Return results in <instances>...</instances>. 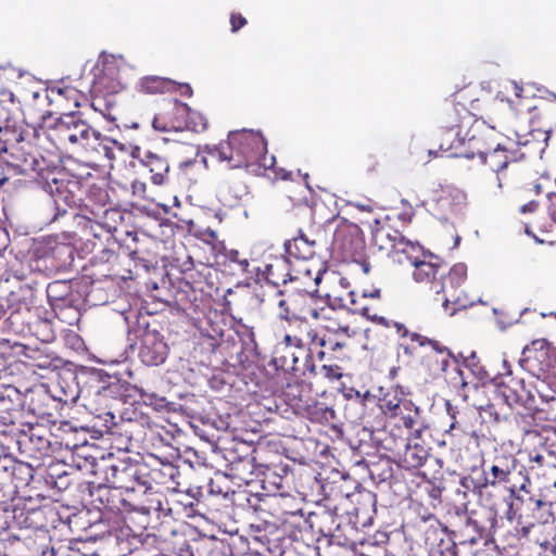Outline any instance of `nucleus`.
I'll return each mask as SVG.
<instances>
[{
    "label": "nucleus",
    "mask_w": 556,
    "mask_h": 556,
    "mask_svg": "<svg viewBox=\"0 0 556 556\" xmlns=\"http://www.w3.org/2000/svg\"><path fill=\"white\" fill-rule=\"evenodd\" d=\"M548 356V349L542 340H535L522 350L521 363L525 367L533 369L535 364H543Z\"/></svg>",
    "instance_id": "de8ad7c7"
},
{
    "label": "nucleus",
    "mask_w": 556,
    "mask_h": 556,
    "mask_svg": "<svg viewBox=\"0 0 556 556\" xmlns=\"http://www.w3.org/2000/svg\"><path fill=\"white\" fill-rule=\"evenodd\" d=\"M282 396L286 403L296 414L307 402L305 399L307 396V392L305 390L304 382L299 380L288 382L282 391Z\"/></svg>",
    "instance_id": "49530a36"
},
{
    "label": "nucleus",
    "mask_w": 556,
    "mask_h": 556,
    "mask_svg": "<svg viewBox=\"0 0 556 556\" xmlns=\"http://www.w3.org/2000/svg\"><path fill=\"white\" fill-rule=\"evenodd\" d=\"M34 144L52 160H60L68 146H78L86 152L106 150L105 138L75 113L63 114L52 125L34 129Z\"/></svg>",
    "instance_id": "f03ea898"
},
{
    "label": "nucleus",
    "mask_w": 556,
    "mask_h": 556,
    "mask_svg": "<svg viewBox=\"0 0 556 556\" xmlns=\"http://www.w3.org/2000/svg\"><path fill=\"white\" fill-rule=\"evenodd\" d=\"M406 440H402L404 450L399 452V466L406 470L418 469L425 465L429 453L424 445L418 443L409 444L405 442Z\"/></svg>",
    "instance_id": "72a5a7b5"
},
{
    "label": "nucleus",
    "mask_w": 556,
    "mask_h": 556,
    "mask_svg": "<svg viewBox=\"0 0 556 556\" xmlns=\"http://www.w3.org/2000/svg\"><path fill=\"white\" fill-rule=\"evenodd\" d=\"M520 438V450L523 453L535 452V450L547 451L546 438L539 428L522 434Z\"/></svg>",
    "instance_id": "5fc2aeb1"
},
{
    "label": "nucleus",
    "mask_w": 556,
    "mask_h": 556,
    "mask_svg": "<svg viewBox=\"0 0 556 556\" xmlns=\"http://www.w3.org/2000/svg\"><path fill=\"white\" fill-rule=\"evenodd\" d=\"M233 490L228 484L227 475H217L214 479H211L206 492L208 495L222 496L225 500H230V494Z\"/></svg>",
    "instance_id": "6e6d98bb"
},
{
    "label": "nucleus",
    "mask_w": 556,
    "mask_h": 556,
    "mask_svg": "<svg viewBox=\"0 0 556 556\" xmlns=\"http://www.w3.org/2000/svg\"><path fill=\"white\" fill-rule=\"evenodd\" d=\"M285 253L293 261L312 260L316 253V240L308 238L302 230H298V235L287 240L283 244Z\"/></svg>",
    "instance_id": "a878e982"
},
{
    "label": "nucleus",
    "mask_w": 556,
    "mask_h": 556,
    "mask_svg": "<svg viewBox=\"0 0 556 556\" xmlns=\"http://www.w3.org/2000/svg\"><path fill=\"white\" fill-rule=\"evenodd\" d=\"M296 415L307 418L308 420L317 424H327L334 419V410L328 406L325 402L307 401L302 409Z\"/></svg>",
    "instance_id": "ea45409f"
},
{
    "label": "nucleus",
    "mask_w": 556,
    "mask_h": 556,
    "mask_svg": "<svg viewBox=\"0 0 556 556\" xmlns=\"http://www.w3.org/2000/svg\"><path fill=\"white\" fill-rule=\"evenodd\" d=\"M91 473L96 479L105 481L129 491L141 488L142 460L130 457H115L112 453L93 462Z\"/></svg>",
    "instance_id": "6e6552de"
},
{
    "label": "nucleus",
    "mask_w": 556,
    "mask_h": 556,
    "mask_svg": "<svg viewBox=\"0 0 556 556\" xmlns=\"http://www.w3.org/2000/svg\"><path fill=\"white\" fill-rule=\"evenodd\" d=\"M377 511H346L352 530L358 532L372 525Z\"/></svg>",
    "instance_id": "13d9d810"
},
{
    "label": "nucleus",
    "mask_w": 556,
    "mask_h": 556,
    "mask_svg": "<svg viewBox=\"0 0 556 556\" xmlns=\"http://www.w3.org/2000/svg\"><path fill=\"white\" fill-rule=\"evenodd\" d=\"M539 410H530L526 409L525 413H517L513 416L511 422L514 425V432L516 437H521L522 434L530 432L540 427V424L536 420V415Z\"/></svg>",
    "instance_id": "3c124183"
},
{
    "label": "nucleus",
    "mask_w": 556,
    "mask_h": 556,
    "mask_svg": "<svg viewBox=\"0 0 556 556\" xmlns=\"http://www.w3.org/2000/svg\"><path fill=\"white\" fill-rule=\"evenodd\" d=\"M85 225H87L88 235L92 236V239L87 238V242L92 245V250L99 249L104 251L105 242L112 238L111 231L100 223L93 222L90 218H86Z\"/></svg>",
    "instance_id": "603ef678"
},
{
    "label": "nucleus",
    "mask_w": 556,
    "mask_h": 556,
    "mask_svg": "<svg viewBox=\"0 0 556 556\" xmlns=\"http://www.w3.org/2000/svg\"><path fill=\"white\" fill-rule=\"evenodd\" d=\"M371 242L380 251H390L393 253L395 245L402 233L390 225L381 224L378 219L370 225Z\"/></svg>",
    "instance_id": "2f4dec72"
},
{
    "label": "nucleus",
    "mask_w": 556,
    "mask_h": 556,
    "mask_svg": "<svg viewBox=\"0 0 556 556\" xmlns=\"http://www.w3.org/2000/svg\"><path fill=\"white\" fill-rule=\"evenodd\" d=\"M249 193L247 184L240 178L226 179L218 191L219 201L228 207H236Z\"/></svg>",
    "instance_id": "7c9ffc66"
},
{
    "label": "nucleus",
    "mask_w": 556,
    "mask_h": 556,
    "mask_svg": "<svg viewBox=\"0 0 556 556\" xmlns=\"http://www.w3.org/2000/svg\"><path fill=\"white\" fill-rule=\"evenodd\" d=\"M179 469L174 464L164 463L157 457L142 460L141 488L155 489L164 492H176L179 488L177 481Z\"/></svg>",
    "instance_id": "f3484780"
},
{
    "label": "nucleus",
    "mask_w": 556,
    "mask_h": 556,
    "mask_svg": "<svg viewBox=\"0 0 556 556\" xmlns=\"http://www.w3.org/2000/svg\"><path fill=\"white\" fill-rule=\"evenodd\" d=\"M469 482L472 483V491L478 496L480 504L489 510L485 520L479 519L477 513H472L467 518L462 543L477 544L480 540L491 535L496 527L498 514L508 520L515 519L520 502L517 492L520 490L484 477L479 481L468 477L460 479L462 485L467 489L470 488Z\"/></svg>",
    "instance_id": "f257e3e1"
},
{
    "label": "nucleus",
    "mask_w": 556,
    "mask_h": 556,
    "mask_svg": "<svg viewBox=\"0 0 556 556\" xmlns=\"http://www.w3.org/2000/svg\"><path fill=\"white\" fill-rule=\"evenodd\" d=\"M393 254L397 256L399 263L407 262L410 265L426 257L424 248L418 242L406 239L403 235L400 237Z\"/></svg>",
    "instance_id": "79ce46f5"
},
{
    "label": "nucleus",
    "mask_w": 556,
    "mask_h": 556,
    "mask_svg": "<svg viewBox=\"0 0 556 556\" xmlns=\"http://www.w3.org/2000/svg\"><path fill=\"white\" fill-rule=\"evenodd\" d=\"M305 363L302 374L308 371L313 376H320L330 381L338 380L342 377V368L338 364H323L319 368L312 361L311 353L305 354Z\"/></svg>",
    "instance_id": "09e8293b"
},
{
    "label": "nucleus",
    "mask_w": 556,
    "mask_h": 556,
    "mask_svg": "<svg viewBox=\"0 0 556 556\" xmlns=\"http://www.w3.org/2000/svg\"><path fill=\"white\" fill-rule=\"evenodd\" d=\"M545 453H547L549 456H553L556 458V451H551L547 448V451L544 450H535V452H529L526 453L529 457L530 463V469L541 468L545 465H547L545 460Z\"/></svg>",
    "instance_id": "052dcab7"
},
{
    "label": "nucleus",
    "mask_w": 556,
    "mask_h": 556,
    "mask_svg": "<svg viewBox=\"0 0 556 556\" xmlns=\"http://www.w3.org/2000/svg\"><path fill=\"white\" fill-rule=\"evenodd\" d=\"M49 105L48 97H40L39 93H34V100L28 103L25 109V119H29L30 123L26 125L24 129H42L43 126L52 125L51 121L52 113L48 109L42 106Z\"/></svg>",
    "instance_id": "bb28decb"
},
{
    "label": "nucleus",
    "mask_w": 556,
    "mask_h": 556,
    "mask_svg": "<svg viewBox=\"0 0 556 556\" xmlns=\"http://www.w3.org/2000/svg\"><path fill=\"white\" fill-rule=\"evenodd\" d=\"M475 359H476V355L472 354L469 358H467L465 361V366L467 368H469L477 378L483 379L486 376V371L484 370V368L482 366H479L475 362Z\"/></svg>",
    "instance_id": "774afa93"
},
{
    "label": "nucleus",
    "mask_w": 556,
    "mask_h": 556,
    "mask_svg": "<svg viewBox=\"0 0 556 556\" xmlns=\"http://www.w3.org/2000/svg\"><path fill=\"white\" fill-rule=\"evenodd\" d=\"M141 164L149 172L152 184L161 186L168 182L170 166L165 156L149 151L141 159Z\"/></svg>",
    "instance_id": "c756f323"
},
{
    "label": "nucleus",
    "mask_w": 556,
    "mask_h": 556,
    "mask_svg": "<svg viewBox=\"0 0 556 556\" xmlns=\"http://www.w3.org/2000/svg\"><path fill=\"white\" fill-rule=\"evenodd\" d=\"M293 271L292 260L287 254L273 256L265 265L264 277L269 283L279 286L298 279Z\"/></svg>",
    "instance_id": "393cba45"
},
{
    "label": "nucleus",
    "mask_w": 556,
    "mask_h": 556,
    "mask_svg": "<svg viewBox=\"0 0 556 556\" xmlns=\"http://www.w3.org/2000/svg\"><path fill=\"white\" fill-rule=\"evenodd\" d=\"M326 320L319 330L307 329L306 339L312 346H319L316 356L320 362L349 358L351 339L356 331L349 324L323 316Z\"/></svg>",
    "instance_id": "39448f33"
},
{
    "label": "nucleus",
    "mask_w": 556,
    "mask_h": 556,
    "mask_svg": "<svg viewBox=\"0 0 556 556\" xmlns=\"http://www.w3.org/2000/svg\"><path fill=\"white\" fill-rule=\"evenodd\" d=\"M253 456L256 464V470L276 468L286 465L282 454L273 452L268 445L258 444L253 450Z\"/></svg>",
    "instance_id": "c03bdc74"
},
{
    "label": "nucleus",
    "mask_w": 556,
    "mask_h": 556,
    "mask_svg": "<svg viewBox=\"0 0 556 556\" xmlns=\"http://www.w3.org/2000/svg\"><path fill=\"white\" fill-rule=\"evenodd\" d=\"M289 472L290 467L288 464L278 466L275 469L269 468L257 470L255 481L261 483L264 496L276 497V495H280L283 501V492L286 491V488H289Z\"/></svg>",
    "instance_id": "b1692460"
},
{
    "label": "nucleus",
    "mask_w": 556,
    "mask_h": 556,
    "mask_svg": "<svg viewBox=\"0 0 556 556\" xmlns=\"http://www.w3.org/2000/svg\"><path fill=\"white\" fill-rule=\"evenodd\" d=\"M34 129H16L0 140V157L3 161L0 172V188L17 176H31L39 181L49 168H56L61 160H52L40 153L34 144Z\"/></svg>",
    "instance_id": "7ed1b4c3"
},
{
    "label": "nucleus",
    "mask_w": 556,
    "mask_h": 556,
    "mask_svg": "<svg viewBox=\"0 0 556 556\" xmlns=\"http://www.w3.org/2000/svg\"><path fill=\"white\" fill-rule=\"evenodd\" d=\"M251 486L252 485L247 484L242 486L239 483L238 489L231 492L229 501L235 507L242 510H263L261 503L265 502V500L262 497L264 495L260 492H254L252 489H250Z\"/></svg>",
    "instance_id": "f704fd0d"
},
{
    "label": "nucleus",
    "mask_w": 556,
    "mask_h": 556,
    "mask_svg": "<svg viewBox=\"0 0 556 556\" xmlns=\"http://www.w3.org/2000/svg\"><path fill=\"white\" fill-rule=\"evenodd\" d=\"M350 502L354 505L351 511H377V496L368 490H359L350 494Z\"/></svg>",
    "instance_id": "864d4df0"
},
{
    "label": "nucleus",
    "mask_w": 556,
    "mask_h": 556,
    "mask_svg": "<svg viewBox=\"0 0 556 556\" xmlns=\"http://www.w3.org/2000/svg\"><path fill=\"white\" fill-rule=\"evenodd\" d=\"M87 198L90 202L98 204L100 207H104L109 202L106 190L96 185L89 188Z\"/></svg>",
    "instance_id": "680f3d73"
},
{
    "label": "nucleus",
    "mask_w": 556,
    "mask_h": 556,
    "mask_svg": "<svg viewBox=\"0 0 556 556\" xmlns=\"http://www.w3.org/2000/svg\"><path fill=\"white\" fill-rule=\"evenodd\" d=\"M278 346H290V349L292 350L299 349L300 351L306 354L304 340L299 336L286 334L283 338V342Z\"/></svg>",
    "instance_id": "69168bd1"
},
{
    "label": "nucleus",
    "mask_w": 556,
    "mask_h": 556,
    "mask_svg": "<svg viewBox=\"0 0 556 556\" xmlns=\"http://www.w3.org/2000/svg\"><path fill=\"white\" fill-rule=\"evenodd\" d=\"M16 109L14 94L11 91L0 93V132L4 131L5 136L12 134L15 129L13 123V114Z\"/></svg>",
    "instance_id": "37998d69"
},
{
    "label": "nucleus",
    "mask_w": 556,
    "mask_h": 556,
    "mask_svg": "<svg viewBox=\"0 0 556 556\" xmlns=\"http://www.w3.org/2000/svg\"><path fill=\"white\" fill-rule=\"evenodd\" d=\"M413 266L415 267L413 271L414 280L418 283L426 285L432 283L437 277H440L443 267L439 258L433 256H431L430 261H426L425 257H422Z\"/></svg>",
    "instance_id": "a19ab883"
},
{
    "label": "nucleus",
    "mask_w": 556,
    "mask_h": 556,
    "mask_svg": "<svg viewBox=\"0 0 556 556\" xmlns=\"http://www.w3.org/2000/svg\"><path fill=\"white\" fill-rule=\"evenodd\" d=\"M440 278L442 279L441 291L444 296L442 306L446 315L454 316L457 312L467 309L476 304L477 298L464 289L467 281L466 264H455L447 274H444L442 269Z\"/></svg>",
    "instance_id": "1a4fd4ad"
},
{
    "label": "nucleus",
    "mask_w": 556,
    "mask_h": 556,
    "mask_svg": "<svg viewBox=\"0 0 556 556\" xmlns=\"http://www.w3.org/2000/svg\"><path fill=\"white\" fill-rule=\"evenodd\" d=\"M40 426H30L20 432L17 437L18 448L29 458L41 459L50 451V441Z\"/></svg>",
    "instance_id": "5701e85b"
},
{
    "label": "nucleus",
    "mask_w": 556,
    "mask_h": 556,
    "mask_svg": "<svg viewBox=\"0 0 556 556\" xmlns=\"http://www.w3.org/2000/svg\"><path fill=\"white\" fill-rule=\"evenodd\" d=\"M134 509L148 511L155 516L156 520L169 519L170 522L175 521L173 508L169 506L165 494L160 490H148L147 486H138L137 490L134 491L131 511Z\"/></svg>",
    "instance_id": "412c9836"
},
{
    "label": "nucleus",
    "mask_w": 556,
    "mask_h": 556,
    "mask_svg": "<svg viewBox=\"0 0 556 556\" xmlns=\"http://www.w3.org/2000/svg\"><path fill=\"white\" fill-rule=\"evenodd\" d=\"M152 127L161 132H202L207 128V119L200 113L192 112L188 104L177 99H165L159 105Z\"/></svg>",
    "instance_id": "0eeeda50"
},
{
    "label": "nucleus",
    "mask_w": 556,
    "mask_h": 556,
    "mask_svg": "<svg viewBox=\"0 0 556 556\" xmlns=\"http://www.w3.org/2000/svg\"><path fill=\"white\" fill-rule=\"evenodd\" d=\"M23 516L24 509L11 508L4 503H0V534L12 527L26 526V518L21 519Z\"/></svg>",
    "instance_id": "8fccbe9b"
},
{
    "label": "nucleus",
    "mask_w": 556,
    "mask_h": 556,
    "mask_svg": "<svg viewBox=\"0 0 556 556\" xmlns=\"http://www.w3.org/2000/svg\"><path fill=\"white\" fill-rule=\"evenodd\" d=\"M361 285V291H350L348 293V304L349 309L354 313L358 314L368 320L383 326L389 327L390 321L388 318L380 316L377 313L375 305H363L362 302H364V298H369L371 302H379L381 300V289L376 286L367 287L364 281H359Z\"/></svg>",
    "instance_id": "4be33fe9"
},
{
    "label": "nucleus",
    "mask_w": 556,
    "mask_h": 556,
    "mask_svg": "<svg viewBox=\"0 0 556 556\" xmlns=\"http://www.w3.org/2000/svg\"><path fill=\"white\" fill-rule=\"evenodd\" d=\"M388 420L395 427L403 426L409 434L412 431L420 432V430L416 428L419 421V408L408 400H405L401 406L396 408V414L391 415Z\"/></svg>",
    "instance_id": "c9c22d12"
},
{
    "label": "nucleus",
    "mask_w": 556,
    "mask_h": 556,
    "mask_svg": "<svg viewBox=\"0 0 556 556\" xmlns=\"http://www.w3.org/2000/svg\"><path fill=\"white\" fill-rule=\"evenodd\" d=\"M331 222L336 223L330 247L332 255L342 262L356 261L366 249L362 229L344 217L337 216Z\"/></svg>",
    "instance_id": "9b49d317"
},
{
    "label": "nucleus",
    "mask_w": 556,
    "mask_h": 556,
    "mask_svg": "<svg viewBox=\"0 0 556 556\" xmlns=\"http://www.w3.org/2000/svg\"><path fill=\"white\" fill-rule=\"evenodd\" d=\"M314 292H317L316 288L313 291L298 290L290 292L279 300V317L288 321L290 325L292 323H299V327H304L306 332L307 329L311 328L307 324L308 317H312L315 320L321 318V315L315 305Z\"/></svg>",
    "instance_id": "f8f14e48"
},
{
    "label": "nucleus",
    "mask_w": 556,
    "mask_h": 556,
    "mask_svg": "<svg viewBox=\"0 0 556 556\" xmlns=\"http://www.w3.org/2000/svg\"><path fill=\"white\" fill-rule=\"evenodd\" d=\"M481 112V101L477 89L466 86L453 94V99L442 114L443 122L448 125L468 124Z\"/></svg>",
    "instance_id": "6ab92c4d"
},
{
    "label": "nucleus",
    "mask_w": 556,
    "mask_h": 556,
    "mask_svg": "<svg viewBox=\"0 0 556 556\" xmlns=\"http://www.w3.org/2000/svg\"><path fill=\"white\" fill-rule=\"evenodd\" d=\"M497 392L509 406L523 403L527 395L523 381L511 377L510 372L501 378Z\"/></svg>",
    "instance_id": "473e14b6"
},
{
    "label": "nucleus",
    "mask_w": 556,
    "mask_h": 556,
    "mask_svg": "<svg viewBox=\"0 0 556 556\" xmlns=\"http://www.w3.org/2000/svg\"><path fill=\"white\" fill-rule=\"evenodd\" d=\"M174 80L156 75L141 77L137 84V90L143 94L156 96L174 92Z\"/></svg>",
    "instance_id": "e433bc0d"
},
{
    "label": "nucleus",
    "mask_w": 556,
    "mask_h": 556,
    "mask_svg": "<svg viewBox=\"0 0 556 556\" xmlns=\"http://www.w3.org/2000/svg\"><path fill=\"white\" fill-rule=\"evenodd\" d=\"M28 549L25 556H45L47 544L45 534L25 535L22 540L18 539Z\"/></svg>",
    "instance_id": "4d7b16f0"
},
{
    "label": "nucleus",
    "mask_w": 556,
    "mask_h": 556,
    "mask_svg": "<svg viewBox=\"0 0 556 556\" xmlns=\"http://www.w3.org/2000/svg\"><path fill=\"white\" fill-rule=\"evenodd\" d=\"M248 552L254 556H270L274 552L270 547L271 540L267 533L261 530L258 527L251 529L249 536L247 538Z\"/></svg>",
    "instance_id": "a18cd8bd"
},
{
    "label": "nucleus",
    "mask_w": 556,
    "mask_h": 556,
    "mask_svg": "<svg viewBox=\"0 0 556 556\" xmlns=\"http://www.w3.org/2000/svg\"><path fill=\"white\" fill-rule=\"evenodd\" d=\"M227 257H228V261L230 264H233L237 266L238 271H240L241 274L249 273L250 262L247 257H243L239 251H237V250L229 251Z\"/></svg>",
    "instance_id": "e2e57ef3"
},
{
    "label": "nucleus",
    "mask_w": 556,
    "mask_h": 556,
    "mask_svg": "<svg viewBox=\"0 0 556 556\" xmlns=\"http://www.w3.org/2000/svg\"><path fill=\"white\" fill-rule=\"evenodd\" d=\"M390 321L388 328H394L396 334L400 338L399 349L403 350L404 354L408 357H413L415 354V344L418 346H429L438 356L437 367L434 371L445 372L451 364L452 352L443 345L440 341L430 339L418 332L409 331L407 327L399 321Z\"/></svg>",
    "instance_id": "ddd939ff"
},
{
    "label": "nucleus",
    "mask_w": 556,
    "mask_h": 556,
    "mask_svg": "<svg viewBox=\"0 0 556 556\" xmlns=\"http://www.w3.org/2000/svg\"><path fill=\"white\" fill-rule=\"evenodd\" d=\"M59 93L64 96L65 99L72 101L75 108L80 106L81 101L85 100V96L74 87H64L59 89Z\"/></svg>",
    "instance_id": "0e129e2a"
},
{
    "label": "nucleus",
    "mask_w": 556,
    "mask_h": 556,
    "mask_svg": "<svg viewBox=\"0 0 556 556\" xmlns=\"http://www.w3.org/2000/svg\"><path fill=\"white\" fill-rule=\"evenodd\" d=\"M483 477L511 488L525 491L530 483L525 468L513 454H497L494 456L489 470L483 469Z\"/></svg>",
    "instance_id": "a211bd4d"
},
{
    "label": "nucleus",
    "mask_w": 556,
    "mask_h": 556,
    "mask_svg": "<svg viewBox=\"0 0 556 556\" xmlns=\"http://www.w3.org/2000/svg\"><path fill=\"white\" fill-rule=\"evenodd\" d=\"M138 357L148 366H157L165 362L168 354V346L163 336L156 329H150V326L136 330Z\"/></svg>",
    "instance_id": "aec40b11"
},
{
    "label": "nucleus",
    "mask_w": 556,
    "mask_h": 556,
    "mask_svg": "<svg viewBox=\"0 0 556 556\" xmlns=\"http://www.w3.org/2000/svg\"><path fill=\"white\" fill-rule=\"evenodd\" d=\"M60 176H63V173L60 163H58L56 168H49L38 181L51 198L55 210L54 218L66 214L68 208L79 207L81 201V198L77 194V191L80 190L78 184L65 180Z\"/></svg>",
    "instance_id": "9d476101"
},
{
    "label": "nucleus",
    "mask_w": 556,
    "mask_h": 556,
    "mask_svg": "<svg viewBox=\"0 0 556 556\" xmlns=\"http://www.w3.org/2000/svg\"><path fill=\"white\" fill-rule=\"evenodd\" d=\"M443 129L438 135L439 149L448 155H457V149L465 142L467 134L463 135L462 130L465 125L456 122V125L445 124L443 121Z\"/></svg>",
    "instance_id": "cd10ccee"
},
{
    "label": "nucleus",
    "mask_w": 556,
    "mask_h": 556,
    "mask_svg": "<svg viewBox=\"0 0 556 556\" xmlns=\"http://www.w3.org/2000/svg\"><path fill=\"white\" fill-rule=\"evenodd\" d=\"M390 321L388 328H394L396 334L400 338L399 349L403 350L404 354L408 357H413L415 354V344L418 346H429L438 356L437 367L434 371L445 372L451 364L452 352L443 345L440 341L430 339L418 332L409 331L407 327L399 321Z\"/></svg>",
    "instance_id": "4468645a"
},
{
    "label": "nucleus",
    "mask_w": 556,
    "mask_h": 556,
    "mask_svg": "<svg viewBox=\"0 0 556 556\" xmlns=\"http://www.w3.org/2000/svg\"><path fill=\"white\" fill-rule=\"evenodd\" d=\"M228 477L237 479L240 483L252 485L257 476L256 464L253 455L233 457L229 460Z\"/></svg>",
    "instance_id": "c85d7f7f"
},
{
    "label": "nucleus",
    "mask_w": 556,
    "mask_h": 556,
    "mask_svg": "<svg viewBox=\"0 0 556 556\" xmlns=\"http://www.w3.org/2000/svg\"><path fill=\"white\" fill-rule=\"evenodd\" d=\"M522 156L519 150L503 143L491 151L479 152L481 162L495 173L496 184L486 188L491 194L498 195L504 189L517 188L523 182L525 169L519 164Z\"/></svg>",
    "instance_id": "423d86ee"
},
{
    "label": "nucleus",
    "mask_w": 556,
    "mask_h": 556,
    "mask_svg": "<svg viewBox=\"0 0 556 556\" xmlns=\"http://www.w3.org/2000/svg\"><path fill=\"white\" fill-rule=\"evenodd\" d=\"M148 240H139L137 233L127 232L122 247L126 250L128 256L135 261L142 263L147 266L151 263V253L147 248Z\"/></svg>",
    "instance_id": "58836bf2"
},
{
    "label": "nucleus",
    "mask_w": 556,
    "mask_h": 556,
    "mask_svg": "<svg viewBox=\"0 0 556 556\" xmlns=\"http://www.w3.org/2000/svg\"><path fill=\"white\" fill-rule=\"evenodd\" d=\"M218 159L227 163L229 168H250L260 165L264 169L271 168L275 157L267 162V142L258 131L242 129L230 131L227 140L215 148Z\"/></svg>",
    "instance_id": "20e7f679"
},
{
    "label": "nucleus",
    "mask_w": 556,
    "mask_h": 556,
    "mask_svg": "<svg viewBox=\"0 0 556 556\" xmlns=\"http://www.w3.org/2000/svg\"><path fill=\"white\" fill-rule=\"evenodd\" d=\"M124 521L135 536L164 542L176 534L174 522L169 519L156 520L155 516L144 510L127 511Z\"/></svg>",
    "instance_id": "dca6fc26"
},
{
    "label": "nucleus",
    "mask_w": 556,
    "mask_h": 556,
    "mask_svg": "<svg viewBox=\"0 0 556 556\" xmlns=\"http://www.w3.org/2000/svg\"><path fill=\"white\" fill-rule=\"evenodd\" d=\"M404 401L405 400L400 397L395 392H387L383 396L379 397L378 406L388 419L391 415L396 414V408L400 407Z\"/></svg>",
    "instance_id": "bf43d9fd"
},
{
    "label": "nucleus",
    "mask_w": 556,
    "mask_h": 556,
    "mask_svg": "<svg viewBox=\"0 0 556 556\" xmlns=\"http://www.w3.org/2000/svg\"><path fill=\"white\" fill-rule=\"evenodd\" d=\"M273 498L276 501V504L280 507L281 517H285L287 515L293 516V515H296L301 510L300 508H296V509L289 508V506H288L289 500L294 502V498L293 497L288 498V496H286V491L283 492V501L281 500L280 495H276V497H273Z\"/></svg>",
    "instance_id": "338daca9"
},
{
    "label": "nucleus",
    "mask_w": 556,
    "mask_h": 556,
    "mask_svg": "<svg viewBox=\"0 0 556 556\" xmlns=\"http://www.w3.org/2000/svg\"><path fill=\"white\" fill-rule=\"evenodd\" d=\"M271 364L277 370L296 376L301 371L299 357L290 346H276L273 353Z\"/></svg>",
    "instance_id": "4c0bfd02"
},
{
    "label": "nucleus",
    "mask_w": 556,
    "mask_h": 556,
    "mask_svg": "<svg viewBox=\"0 0 556 556\" xmlns=\"http://www.w3.org/2000/svg\"><path fill=\"white\" fill-rule=\"evenodd\" d=\"M90 496L99 509L124 515L131 511L134 491L94 479L89 482Z\"/></svg>",
    "instance_id": "2eb2a0df"
}]
</instances>
